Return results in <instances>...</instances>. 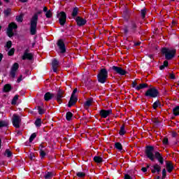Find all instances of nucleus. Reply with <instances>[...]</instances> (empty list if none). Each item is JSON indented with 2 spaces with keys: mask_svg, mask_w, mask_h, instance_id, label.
Returning a JSON list of instances; mask_svg holds the SVG:
<instances>
[{
  "mask_svg": "<svg viewBox=\"0 0 179 179\" xmlns=\"http://www.w3.org/2000/svg\"><path fill=\"white\" fill-rule=\"evenodd\" d=\"M153 152H155V148H153V146L147 147L145 150L147 157H148V159L152 162H153V160H155V157H156L160 164H163L164 163V159H163L162 154L159 152H155V154H153Z\"/></svg>",
  "mask_w": 179,
  "mask_h": 179,
  "instance_id": "nucleus-1",
  "label": "nucleus"
},
{
  "mask_svg": "<svg viewBox=\"0 0 179 179\" xmlns=\"http://www.w3.org/2000/svg\"><path fill=\"white\" fill-rule=\"evenodd\" d=\"M37 20H38V15L35 14L31 19L30 33L32 36L37 33Z\"/></svg>",
  "mask_w": 179,
  "mask_h": 179,
  "instance_id": "nucleus-2",
  "label": "nucleus"
},
{
  "mask_svg": "<svg viewBox=\"0 0 179 179\" xmlns=\"http://www.w3.org/2000/svg\"><path fill=\"white\" fill-rule=\"evenodd\" d=\"M177 50L173 48H162V54H164L166 59H173V57H176Z\"/></svg>",
  "mask_w": 179,
  "mask_h": 179,
  "instance_id": "nucleus-3",
  "label": "nucleus"
},
{
  "mask_svg": "<svg viewBox=\"0 0 179 179\" xmlns=\"http://www.w3.org/2000/svg\"><path fill=\"white\" fill-rule=\"evenodd\" d=\"M98 82L100 83H106L107 78H108V71L106 69H102L97 75Z\"/></svg>",
  "mask_w": 179,
  "mask_h": 179,
  "instance_id": "nucleus-4",
  "label": "nucleus"
},
{
  "mask_svg": "<svg viewBox=\"0 0 179 179\" xmlns=\"http://www.w3.org/2000/svg\"><path fill=\"white\" fill-rule=\"evenodd\" d=\"M13 127L15 128H20V124L22 122V118H20V116L19 115L14 114L13 115L12 119Z\"/></svg>",
  "mask_w": 179,
  "mask_h": 179,
  "instance_id": "nucleus-5",
  "label": "nucleus"
},
{
  "mask_svg": "<svg viewBox=\"0 0 179 179\" xmlns=\"http://www.w3.org/2000/svg\"><path fill=\"white\" fill-rule=\"evenodd\" d=\"M157 94H159V91L156 88H150L145 92L147 97H157Z\"/></svg>",
  "mask_w": 179,
  "mask_h": 179,
  "instance_id": "nucleus-6",
  "label": "nucleus"
},
{
  "mask_svg": "<svg viewBox=\"0 0 179 179\" xmlns=\"http://www.w3.org/2000/svg\"><path fill=\"white\" fill-rule=\"evenodd\" d=\"M76 92H78V88L74 89L73 91L70 101L69 102V107H72V106H74V104L76 103V101H78V98H76V96L75 95Z\"/></svg>",
  "mask_w": 179,
  "mask_h": 179,
  "instance_id": "nucleus-7",
  "label": "nucleus"
},
{
  "mask_svg": "<svg viewBox=\"0 0 179 179\" xmlns=\"http://www.w3.org/2000/svg\"><path fill=\"white\" fill-rule=\"evenodd\" d=\"M15 29H17V25L15 22L9 24L7 29V34L8 37H12V36H13V29L15 30Z\"/></svg>",
  "mask_w": 179,
  "mask_h": 179,
  "instance_id": "nucleus-8",
  "label": "nucleus"
},
{
  "mask_svg": "<svg viewBox=\"0 0 179 179\" xmlns=\"http://www.w3.org/2000/svg\"><path fill=\"white\" fill-rule=\"evenodd\" d=\"M113 71H114L116 73H118V75H120L121 76H124V75H127V71L124 70L121 67L113 66L112 67Z\"/></svg>",
  "mask_w": 179,
  "mask_h": 179,
  "instance_id": "nucleus-9",
  "label": "nucleus"
},
{
  "mask_svg": "<svg viewBox=\"0 0 179 179\" xmlns=\"http://www.w3.org/2000/svg\"><path fill=\"white\" fill-rule=\"evenodd\" d=\"M113 114V110L111 109L109 110H101L99 113V115H101V118H107L108 115H111Z\"/></svg>",
  "mask_w": 179,
  "mask_h": 179,
  "instance_id": "nucleus-10",
  "label": "nucleus"
},
{
  "mask_svg": "<svg viewBox=\"0 0 179 179\" xmlns=\"http://www.w3.org/2000/svg\"><path fill=\"white\" fill-rule=\"evenodd\" d=\"M59 21L61 26H64L66 22V14L65 13L62 12L58 14Z\"/></svg>",
  "mask_w": 179,
  "mask_h": 179,
  "instance_id": "nucleus-11",
  "label": "nucleus"
},
{
  "mask_svg": "<svg viewBox=\"0 0 179 179\" xmlns=\"http://www.w3.org/2000/svg\"><path fill=\"white\" fill-rule=\"evenodd\" d=\"M17 69H19V64L14 63L11 67V71L10 73L11 78H15V76H16V71H17Z\"/></svg>",
  "mask_w": 179,
  "mask_h": 179,
  "instance_id": "nucleus-12",
  "label": "nucleus"
},
{
  "mask_svg": "<svg viewBox=\"0 0 179 179\" xmlns=\"http://www.w3.org/2000/svg\"><path fill=\"white\" fill-rule=\"evenodd\" d=\"M57 45L61 51L62 53L65 52L66 49H65V44L64 43V41L62 40H59L57 42Z\"/></svg>",
  "mask_w": 179,
  "mask_h": 179,
  "instance_id": "nucleus-13",
  "label": "nucleus"
},
{
  "mask_svg": "<svg viewBox=\"0 0 179 179\" xmlns=\"http://www.w3.org/2000/svg\"><path fill=\"white\" fill-rule=\"evenodd\" d=\"M52 66L53 72H57L58 69V66H59V62L54 59L52 62Z\"/></svg>",
  "mask_w": 179,
  "mask_h": 179,
  "instance_id": "nucleus-14",
  "label": "nucleus"
},
{
  "mask_svg": "<svg viewBox=\"0 0 179 179\" xmlns=\"http://www.w3.org/2000/svg\"><path fill=\"white\" fill-rule=\"evenodd\" d=\"M63 97H64V91L59 90L57 92V101H58L59 104H61V103H62V98Z\"/></svg>",
  "mask_w": 179,
  "mask_h": 179,
  "instance_id": "nucleus-15",
  "label": "nucleus"
},
{
  "mask_svg": "<svg viewBox=\"0 0 179 179\" xmlns=\"http://www.w3.org/2000/svg\"><path fill=\"white\" fill-rule=\"evenodd\" d=\"M76 22H77L78 26H83V25L86 24V20H85L80 17H78L76 18Z\"/></svg>",
  "mask_w": 179,
  "mask_h": 179,
  "instance_id": "nucleus-16",
  "label": "nucleus"
},
{
  "mask_svg": "<svg viewBox=\"0 0 179 179\" xmlns=\"http://www.w3.org/2000/svg\"><path fill=\"white\" fill-rule=\"evenodd\" d=\"M43 148L44 147H43V145L39 146V149H40L39 153L41 159H44V157H45V155H47V152Z\"/></svg>",
  "mask_w": 179,
  "mask_h": 179,
  "instance_id": "nucleus-17",
  "label": "nucleus"
},
{
  "mask_svg": "<svg viewBox=\"0 0 179 179\" xmlns=\"http://www.w3.org/2000/svg\"><path fill=\"white\" fill-rule=\"evenodd\" d=\"M22 59H33V54L25 52L22 55Z\"/></svg>",
  "mask_w": 179,
  "mask_h": 179,
  "instance_id": "nucleus-18",
  "label": "nucleus"
},
{
  "mask_svg": "<svg viewBox=\"0 0 179 179\" xmlns=\"http://www.w3.org/2000/svg\"><path fill=\"white\" fill-rule=\"evenodd\" d=\"M154 169H152V173H157L158 174L160 173V170H162V168L160 167V166H159V164H156L155 165H154Z\"/></svg>",
  "mask_w": 179,
  "mask_h": 179,
  "instance_id": "nucleus-19",
  "label": "nucleus"
},
{
  "mask_svg": "<svg viewBox=\"0 0 179 179\" xmlns=\"http://www.w3.org/2000/svg\"><path fill=\"white\" fill-rule=\"evenodd\" d=\"M174 169V166H173V164L170 162H166V169L168 173H171Z\"/></svg>",
  "mask_w": 179,
  "mask_h": 179,
  "instance_id": "nucleus-20",
  "label": "nucleus"
},
{
  "mask_svg": "<svg viewBox=\"0 0 179 179\" xmlns=\"http://www.w3.org/2000/svg\"><path fill=\"white\" fill-rule=\"evenodd\" d=\"M52 97H54V94H52L50 92H47L46 94H45V96H44V99H45V101H48L49 100H51V99H52Z\"/></svg>",
  "mask_w": 179,
  "mask_h": 179,
  "instance_id": "nucleus-21",
  "label": "nucleus"
},
{
  "mask_svg": "<svg viewBox=\"0 0 179 179\" xmlns=\"http://www.w3.org/2000/svg\"><path fill=\"white\" fill-rule=\"evenodd\" d=\"M10 90H12V86L10 84L4 85L3 92H5V93H8V92H10Z\"/></svg>",
  "mask_w": 179,
  "mask_h": 179,
  "instance_id": "nucleus-22",
  "label": "nucleus"
},
{
  "mask_svg": "<svg viewBox=\"0 0 179 179\" xmlns=\"http://www.w3.org/2000/svg\"><path fill=\"white\" fill-rule=\"evenodd\" d=\"M92 104H93V99H90L87 100V101L85 103V108H89V107L92 106Z\"/></svg>",
  "mask_w": 179,
  "mask_h": 179,
  "instance_id": "nucleus-23",
  "label": "nucleus"
},
{
  "mask_svg": "<svg viewBox=\"0 0 179 179\" xmlns=\"http://www.w3.org/2000/svg\"><path fill=\"white\" fill-rule=\"evenodd\" d=\"M148 87V84L143 83L140 84L138 86L136 87V90H141V89H145Z\"/></svg>",
  "mask_w": 179,
  "mask_h": 179,
  "instance_id": "nucleus-24",
  "label": "nucleus"
},
{
  "mask_svg": "<svg viewBox=\"0 0 179 179\" xmlns=\"http://www.w3.org/2000/svg\"><path fill=\"white\" fill-rule=\"evenodd\" d=\"M94 161L95 163H101V162H103V158L101 157L96 156L94 157Z\"/></svg>",
  "mask_w": 179,
  "mask_h": 179,
  "instance_id": "nucleus-25",
  "label": "nucleus"
},
{
  "mask_svg": "<svg viewBox=\"0 0 179 179\" xmlns=\"http://www.w3.org/2000/svg\"><path fill=\"white\" fill-rule=\"evenodd\" d=\"M72 117H73V115L71 112H68L66 115L67 121H71V120H72Z\"/></svg>",
  "mask_w": 179,
  "mask_h": 179,
  "instance_id": "nucleus-26",
  "label": "nucleus"
},
{
  "mask_svg": "<svg viewBox=\"0 0 179 179\" xmlns=\"http://www.w3.org/2000/svg\"><path fill=\"white\" fill-rule=\"evenodd\" d=\"M115 148H117V150H122V145L121 144V143H115Z\"/></svg>",
  "mask_w": 179,
  "mask_h": 179,
  "instance_id": "nucleus-27",
  "label": "nucleus"
},
{
  "mask_svg": "<svg viewBox=\"0 0 179 179\" xmlns=\"http://www.w3.org/2000/svg\"><path fill=\"white\" fill-rule=\"evenodd\" d=\"M125 126L122 125L119 134L120 135H125Z\"/></svg>",
  "mask_w": 179,
  "mask_h": 179,
  "instance_id": "nucleus-28",
  "label": "nucleus"
},
{
  "mask_svg": "<svg viewBox=\"0 0 179 179\" xmlns=\"http://www.w3.org/2000/svg\"><path fill=\"white\" fill-rule=\"evenodd\" d=\"M169 66V62L167 60L164 62V64L159 66L161 70L164 69V68Z\"/></svg>",
  "mask_w": 179,
  "mask_h": 179,
  "instance_id": "nucleus-29",
  "label": "nucleus"
},
{
  "mask_svg": "<svg viewBox=\"0 0 179 179\" xmlns=\"http://www.w3.org/2000/svg\"><path fill=\"white\" fill-rule=\"evenodd\" d=\"M173 113L174 115H179V106H176L173 109Z\"/></svg>",
  "mask_w": 179,
  "mask_h": 179,
  "instance_id": "nucleus-30",
  "label": "nucleus"
},
{
  "mask_svg": "<svg viewBox=\"0 0 179 179\" xmlns=\"http://www.w3.org/2000/svg\"><path fill=\"white\" fill-rule=\"evenodd\" d=\"M77 177H79V178H84V177L86 176V173L83 172H78L76 173Z\"/></svg>",
  "mask_w": 179,
  "mask_h": 179,
  "instance_id": "nucleus-31",
  "label": "nucleus"
},
{
  "mask_svg": "<svg viewBox=\"0 0 179 179\" xmlns=\"http://www.w3.org/2000/svg\"><path fill=\"white\" fill-rule=\"evenodd\" d=\"M3 127H8V122L5 120H1L0 121V128H2Z\"/></svg>",
  "mask_w": 179,
  "mask_h": 179,
  "instance_id": "nucleus-32",
  "label": "nucleus"
},
{
  "mask_svg": "<svg viewBox=\"0 0 179 179\" xmlns=\"http://www.w3.org/2000/svg\"><path fill=\"white\" fill-rule=\"evenodd\" d=\"M53 176H54V173H53L48 172V173L45 175V178H46V179H50V178H52Z\"/></svg>",
  "mask_w": 179,
  "mask_h": 179,
  "instance_id": "nucleus-33",
  "label": "nucleus"
},
{
  "mask_svg": "<svg viewBox=\"0 0 179 179\" xmlns=\"http://www.w3.org/2000/svg\"><path fill=\"white\" fill-rule=\"evenodd\" d=\"M159 106H160V101H156L152 104L153 109H154V110H156V108H157V107H159Z\"/></svg>",
  "mask_w": 179,
  "mask_h": 179,
  "instance_id": "nucleus-34",
  "label": "nucleus"
},
{
  "mask_svg": "<svg viewBox=\"0 0 179 179\" xmlns=\"http://www.w3.org/2000/svg\"><path fill=\"white\" fill-rule=\"evenodd\" d=\"M35 125L36 127H41V119H36V120L35 121Z\"/></svg>",
  "mask_w": 179,
  "mask_h": 179,
  "instance_id": "nucleus-35",
  "label": "nucleus"
},
{
  "mask_svg": "<svg viewBox=\"0 0 179 179\" xmlns=\"http://www.w3.org/2000/svg\"><path fill=\"white\" fill-rule=\"evenodd\" d=\"M5 156H6L7 157H10V156H12V152L8 149L6 150Z\"/></svg>",
  "mask_w": 179,
  "mask_h": 179,
  "instance_id": "nucleus-36",
  "label": "nucleus"
},
{
  "mask_svg": "<svg viewBox=\"0 0 179 179\" xmlns=\"http://www.w3.org/2000/svg\"><path fill=\"white\" fill-rule=\"evenodd\" d=\"M45 16L48 18L52 17V13H51V10H49L46 12Z\"/></svg>",
  "mask_w": 179,
  "mask_h": 179,
  "instance_id": "nucleus-37",
  "label": "nucleus"
},
{
  "mask_svg": "<svg viewBox=\"0 0 179 179\" xmlns=\"http://www.w3.org/2000/svg\"><path fill=\"white\" fill-rule=\"evenodd\" d=\"M17 22L22 23L23 22V15H20V16L16 17Z\"/></svg>",
  "mask_w": 179,
  "mask_h": 179,
  "instance_id": "nucleus-38",
  "label": "nucleus"
},
{
  "mask_svg": "<svg viewBox=\"0 0 179 179\" xmlns=\"http://www.w3.org/2000/svg\"><path fill=\"white\" fill-rule=\"evenodd\" d=\"M18 99H19V96L18 95H15L14 96V98L13 99L12 104H16V101H17Z\"/></svg>",
  "mask_w": 179,
  "mask_h": 179,
  "instance_id": "nucleus-39",
  "label": "nucleus"
},
{
  "mask_svg": "<svg viewBox=\"0 0 179 179\" xmlns=\"http://www.w3.org/2000/svg\"><path fill=\"white\" fill-rule=\"evenodd\" d=\"M36 136H37V134H36V133L32 134L29 138V142L34 141Z\"/></svg>",
  "mask_w": 179,
  "mask_h": 179,
  "instance_id": "nucleus-40",
  "label": "nucleus"
},
{
  "mask_svg": "<svg viewBox=\"0 0 179 179\" xmlns=\"http://www.w3.org/2000/svg\"><path fill=\"white\" fill-rule=\"evenodd\" d=\"M146 16V9H143L141 10V17H143V19H145Z\"/></svg>",
  "mask_w": 179,
  "mask_h": 179,
  "instance_id": "nucleus-41",
  "label": "nucleus"
},
{
  "mask_svg": "<svg viewBox=\"0 0 179 179\" xmlns=\"http://www.w3.org/2000/svg\"><path fill=\"white\" fill-rule=\"evenodd\" d=\"M78 15V8H74L72 13V16L75 17Z\"/></svg>",
  "mask_w": 179,
  "mask_h": 179,
  "instance_id": "nucleus-42",
  "label": "nucleus"
},
{
  "mask_svg": "<svg viewBox=\"0 0 179 179\" xmlns=\"http://www.w3.org/2000/svg\"><path fill=\"white\" fill-rule=\"evenodd\" d=\"M38 114H44V109L43 108L38 106Z\"/></svg>",
  "mask_w": 179,
  "mask_h": 179,
  "instance_id": "nucleus-43",
  "label": "nucleus"
},
{
  "mask_svg": "<svg viewBox=\"0 0 179 179\" xmlns=\"http://www.w3.org/2000/svg\"><path fill=\"white\" fill-rule=\"evenodd\" d=\"M6 47L9 50L12 47V41H9L7 42Z\"/></svg>",
  "mask_w": 179,
  "mask_h": 179,
  "instance_id": "nucleus-44",
  "label": "nucleus"
},
{
  "mask_svg": "<svg viewBox=\"0 0 179 179\" xmlns=\"http://www.w3.org/2000/svg\"><path fill=\"white\" fill-rule=\"evenodd\" d=\"M8 54L9 56L13 55V54H15V48L10 49Z\"/></svg>",
  "mask_w": 179,
  "mask_h": 179,
  "instance_id": "nucleus-45",
  "label": "nucleus"
},
{
  "mask_svg": "<svg viewBox=\"0 0 179 179\" xmlns=\"http://www.w3.org/2000/svg\"><path fill=\"white\" fill-rule=\"evenodd\" d=\"M162 142L164 145H169V138H164Z\"/></svg>",
  "mask_w": 179,
  "mask_h": 179,
  "instance_id": "nucleus-46",
  "label": "nucleus"
},
{
  "mask_svg": "<svg viewBox=\"0 0 179 179\" xmlns=\"http://www.w3.org/2000/svg\"><path fill=\"white\" fill-rule=\"evenodd\" d=\"M166 169H164L162 170V178H166Z\"/></svg>",
  "mask_w": 179,
  "mask_h": 179,
  "instance_id": "nucleus-47",
  "label": "nucleus"
},
{
  "mask_svg": "<svg viewBox=\"0 0 179 179\" xmlns=\"http://www.w3.org/2000/svg\"><path fill=\"white\" fill-rule=\"evenodd\" d=\"M29 157L30 160H34V154L30 153L29 155Z\"/></svg>",
  "mask_w": 179,
  "mask_h": 179,
  "instance_id": "nucleus-48",
  "label": "nucleus"
},
{
  "mask_svg": "<svg viewBox=\"0 0 179 179\" xmlns=\"http://www.w3.org/2000/svg\"><path fill=\"white\" fill-rule=\"evenodd\" d=\"M131 29L133 30H135V29H136V24L135 22L131 23Z\"/></svg>",
  "mask_w": 179,
  "mask_h": 179,
  "instance_id": "nucleus-49",
  "label": "nucleus"
},
{
  "mask_svg": "<svg viewBox=\"0 0 179 179\" xmlns=\"http://www.w3.org/2000/svg\"><path fill=\"white\" fill-rule=\"evenodd\" d=\"M22 80H23V76H20V78L17 80V82L18 83H20V82H22Z\"/></svg>",
  "mask_w": 179,
  "mask_h": 179,
  "instance_id": "nucleus-50",
  "label": "nucleus"
},
{
  "mask_svg": "<svg viewBox=\"0 0 179 179\" xmlns=\"http://www.w3.org/2000/svg\"><path fill=\"white\" fill-rule=\"evenodd\" d=\"M5 15H8L9 13H10V9L6 10L4 11Z\"/></svg>",
  "mask_w": 179,
  "mask_h": 179,
  "instance_id": "nucleus-51",
  "label": "nucleus"
},
{
  "mask_svg": "<svg viewBox=\"0 0 179 179\" xmlns=\"http://www.w3.org/2000/svg\"><path fill=\"white\" fill-rule=\"evenodd\" d=\"M137 86H138V83H136V82L132 83V87H135V89H136Z\"/></svg>",
  "mask_w": 179,
  "mask_h": 179,
  "instance_id": "nucleus-52",
  "label": "nucleus"
},
{
  "mask_svg": "<svg viewBox=\"0 0 179 179\" xmlns=\"http://www.w3.org/2000/svg\"><path fill=\"white\" fill-rule=\"evenodd\" d=\"M169 78H171V79H176V76H174V74H170Z\"/></svg>",
  "mask_w": 179,
  "mask_h": 179,
  "instance_id": "nucleus-53",
  "label": "nucleus"
},
{
  "mask_svg": "<svg viewBox=\"0 0 179 179\" xmlns=\"http://www.w3.org/2000/svg\"><path fill=\"white\" fill-rule=\"evenodd\" d=\"M141 170L143 173H146V171H148V169L145 167L142 168Z\"/></svg>",
  "mask_w": 179,
  "mask_h": 179,
  "instance_id": "nucleus-54",
  "label": "nucleus"
},
{
  "mask_svg": "<svg viewBox=\"0 0 179 179\" xmlns=\"http://www.w3.org/2000/svg\"><path fill=\"white\" fill-rule=\"evenodd\" d=\"M124 179H132V178H131V176H129V175H125Z\"/></svg>",
  "mask_w": 179,
  "mask_h": 179,
  "instance_id": "nucleus-55",
  "label": "nucleus"
},
{
  "mask_svg": "<svg viewBox=\"0 0 179 179\" xmlns=\"http://www.w3.org/2000/svg\"><path fill=\"white\" fill-rule=\"evenodd\" d=\"M47 10H48V8L47 7H44L43 12H48Z\"/></svg>",
  "mask_w": 179,
  "mask_h": 179,
  "instance_id": "nucleus-56",
  "label": "nucleus"
},
{
  "mask_svg": "<svg viewBox=\"0 0 179 179\" xmlns=\"http://www.w3.org/2000/svg\"><path fill=\"white\" fill-rule=\"evenodd\" d=\"M2 58H3V55L0 53V62L2 61Z\"/></svg>",
  "mask_w": 179,
  "mask_h": 179,
  "instance_id": "nucleus-57",
  "label": "nucleus"
},
{
  "mask_svg": "<svg viewBox=\"0 0 179 179\" xmlns=\"http://www.w3.org/2000/svg\"><path fill=\"white\" fill-rule=\"evenodd\" d=\"M6 3H9V0H3Z\"/></svg>",
  "mask_w": 179,
  "mask_h": 179,
  "instance_id": "nucleus-58",
  "label": "nucleus"
},
{
  "mask_svg": "<svg viewBox=\"0 0 179 179\" xmlns=\"http://www.w3.org/2000/svg\"><path fill=\"white\" fill-rule=\"evenodd\" d=\"M20 2H26L27 0H20Z\"/></svg>",
  "mask_w": 179,
  "mask_h": 179,
  "instance_id": "nucleus-59",
  "label": "nucleus"
},
{
  "mask_svg": "<svg viewBox=\"0 0 179 179\" xmlns=\"http://www.w3.org/2000/svg\"><path fill=\"white\" fill-rule=\"evenodd\" d=\"M140 44H141L140 43H136V45H139Z\"/></svg>",
  "mask_w": 179,
  "mask_h": 179,
  "instance_id": "nucleus-60",
  "label": "nucleus"
},
{
  "mask_svg": "<svg viewBox=\"0 0 179 179\" xmlns=\"http://www.w3.org/2000/svg\"><path fill=\"white\" fill-rule=\"evenodd\" d=\"M0 5H2V2L0 1Z\"/></svg>",
  "mask_w": 179,
  "mask_h": 179,
  "instance_id": "nucleus-61",
  "label": "nucleus"
},
{
  "mask_svg": "<svg viewBox=\"0 0 179 179\" xmlns=\"http://www.w3.org/2000/svg\"><path fill=\"white\" fill-rule=\"evenodd\" d=\"M2 29V27L0 26V30Z\"/></svg>",
  "mask_w": 179,
  "mask_h": 179,
  "instance_id": "nucleus-62",
  "label": "nucleus"
},
{
  "mask_svg": "<svg viewBox=\"0 0 179 179\" xmlns=\"http://www.w3.org/2000/svg\"><path fill=\"white\" fill-rule=\"evenodd\" d=\"M0 149H1V140H0Z\"/></svg>",
  "mask_w": 179,
  "mask_h": 179,
  "instance_id": "nucleus-63",
  "label": "nucleus"
}]
</instances>
